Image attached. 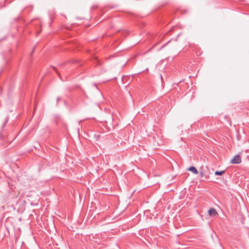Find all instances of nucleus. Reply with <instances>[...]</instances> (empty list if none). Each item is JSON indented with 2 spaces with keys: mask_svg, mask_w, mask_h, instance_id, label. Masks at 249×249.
<instances>
[{
  "mask_svg": "<svg viewBox=\"0 0 249 249\" xmlns=\"http://www.w3.org/2000/svg\"><path fill=\"white\" fill-rule=\"evenodd\" d=\"M241 162V159L240 157L237 155H235L234 158L231 160V163L233 164H239Z\"/></svg>",
  "mask_w": 249,
  "mask_h": 249,
  "instance_id": "obj_1",
  "label": "nucleus"
},
{
  "mask_svg": "<svg viewBox=\"0 0 249 249\" xmlns=\"http://www.w3.org/2000/svg\"><path fill=\"white\" fill-rule=\"evenodd\" d=\"M208 213L210 216H213L217 215L218 213L214 208H211L208 211Z\"/></svg>",
  "mask_w": 249,
  "mask_h": 249,
  "instance_id": "obj_2",
  "label": "nucleus"
},
{
  "mask_svg": "<svg viewBox=\"0 0 249 249\" xmlns=\"http://www.w3.org/2000/svg\"><path fill=\"white\" fill-rule=\"evenodd\" d=\"M188 170L193 172L194 174L196 175L198 173V171L196 169V168L194 166H191L188 169Z\"/></svg>",
  "mask_w": 249,
  "mask_h": 249,
  "instance_id": "obj_3",
  "label": "nucleus"
},
{
  "mask_svg": "<svg viewBox=\"0 0 249 249\" xmlns=\"http://www.w3.org/2000/svg\"><path fill=\"white\" fill-rule=\"evenodd\" d=\"M225 172V170H223V171H216L215 172H214V175L215 176H221Z\"/></svg>",
  "mask_w": 249,
  "mask_h": 249,
  "instance_id": "obj_4",
  "label": "nucleus"
},
{
  "mask_svg": "<svg viewBox=\"0 0 249 249\" xmlns=\"http://www.w3.org/2000/svg\"><path fill=\"white\" fill-rule=\"evenodd\" d=\"M8 118L7 117L6 119H5V122L4 123V124H3L2 125V128L4 127V126H5V125L7 124V123H8Z\"/></svg>",
  "mask_w": 249,
  "mask_h": 249,
  "instance_id": "obj_5",
  "label": "nucleus"
},
{
  "mask_svg": "<svg viewBox=\"0 0 249 249\" xmlns=\"http://www.w3.org/2000/svg\"><path fill=\"white\" fill-rule=\"evenodd\" d=\"M53 69H54V71H55L57 73V74L58 75V76L60 77V74L56 71V69H55V67H53Z\"/></svg>",
  "mask_w": 249,
  "mask_h": 249,
  "instance_id": "obj_6",
  "label": "nucleus"
},
{
  "mask_svg": "<svg viewBox=\"0 0 249 249\" xmlns=\"http://www.w3.org/2000/svg\"><path fill=\"white\" fill-rule=\"evenodd\" d=\"M95 59H96V60L97 61V62H98V64L99 65H100L101 64H100V62H99V61H98L96 58H95Z\"/></svg>",
  "mask_w": 249,
  "mask_h": 249,
  "instance_id": "obj_7",
  "label": "nucleus"
},
{
  "mask_svg": "<svg viewBox=\"0 0 249 249\" xmlns=\"http://www.w3.org/2000/svg\"><path fill=\"white\" fill-rule=\"evenodd\" d=\"M165 46V45H163L162 46L160 49V50H161Z\"/></svg>",
  "mask_w": 249,
  "mask_h": 249,
  "instance_id": "obj_8",
  "label": "nucleus"
},
{
  "mask_svg": "<svg viewBox=\"0 0 249 249\" xmlns=\"http://www.w3.org/2000/svg\"><path fill=\"white\" fill-rule=\"evenodd\" d=\"M154 46H152V47L151 48H150V50H151L153 48H154Z\"/></svg>",
  "mask_w": 249,
  "mask_h": 249,
  "instance_id": "obj_9",
  "label": "nucleus"
},
{
  "mask_svg": "<svg viewBox=\"0 0 249 249\" xmlns=\"http://www.w3.org/2000/svg\"><path fill=\"white\" fill-rule=\"evenodd\" d=\"M34 49L32 50V53H33L34 52Z\"/></svg>",
  "mask_w": 249,
  "mask_h": 249,
  "instance_id": "obj_10",
  "label": "nucleus"
},
{
  "mask_svg": "<svg viewBox=\"0 0 249 249\" xmlns=\"http://www.w3.org/2000/svg\"><path fill=\"white\" fill-rule=\"evenodd\" d=\"M58 100H59V97L57 98V101H58Z\"/></svg>",
  "mask_w": 249,
  "mask_h": 249,
  "instance_id": "obj_11",
  "label": "nucleus"
}]
</instances>
